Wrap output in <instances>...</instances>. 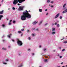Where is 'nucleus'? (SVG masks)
Returning <instances> with one entry per match:
<instances>
[{
  "mask_svg": "<svg viewBox=\"0 0 67 67\" xmlns=\"http://www.w3.org/2000/svg\"><path fill=\"white\" fill-rule=\"evenodd\" d=\"M50 2V1L49 0H48L47 1V2Z\"/></svg>",
  "mask_w": 67,
  "mask_h": 67,
  "instance_id": "a18cd8bd",
  "label": "nucleus"
},
{
  "mask_svg": "<svg viewBox=\"0 0 67 67\" xmlns=\"http://www.w3.org/2000/svg\"><path fill=\"white\" fill-rule=\"evenodd\" d=\"M43 22V20L40 21L38 24L39 25H41L42 23V22Z\"/></svg>",
  "mask_w": 67,
  "mask_h": 67,
  "instance_id": "6e6552de",
  "label": "nucleus"
},
{
  "mask_svg": "<svg viewBox=\"0 0 67 67\" xmlns=\"http://www.w3.org/2000/svg\"><path fill=\"white\" fill-rule=\"evenodd\" d=\"M52 31H55V28L54 27H53L52 29Z\"/></svg>",
  "mask_w": 67,
  "mask_h": 67,
  "instance_id": "ddd939ff",
  "label": "nucleus"
},
{
  "mask_svg": "<svg viewBox=\"0 0 67 67\" xmlns=\"http://www.w3.org/2000/svg\"><path fill=\"white\" fill-rule=\"evenodd\" d=\"M59 58H62V56H60L59 57Z\"/></svg>",
  "mask_w": 67,
  "mask_h": 67,
  "instance_id": "49530a36",
  "label": "nucleus"
},
{
  "mask_svg": "<svg viewBox=\"0 0 67 67\" xmlns=\"http://www.w3.org/2000/svg\"><path fill=\"white\" fill-rule=\"evenodd\" d=\"M2 49H3V50H7V49L3 47L2 48Z\"/></svg>",
  "mask_w": 67,
  "mask_h": 67,
  "instance_id": "a211bd4d",
  "label": "nucleus"
},
{
  "mask_svg": "<svg viewBox=\"0 0 67 67\" xmlns=\"http://www.w3.org/2000/svg\"><path fill=\"white\" fill-rule=\"evenodd\" d=\"M29 31H30V30H27V32H29Z\"/></svg>",
  "mask_w": 67,
  "mask_h": 67,
  "instance_id": "09e8293b",
  "label": "nucleus"
},
{
  "mask_svg": "<svg viewBox=\"0 0 67 67\" xmlns=\"http://www.w3.org/2000/svg\"><path fill=\"white\" fill-rule=\"evenodd\" d=\"M12 22V20H10L9 21V22Z\"/></svg>",
  "mask_w": 67,
  "mask_h": 67,
  "instance_id": "8fccbe9b",
  "label": "nucleus"
},
{
  "mask_svg": "<svg viewBox=\"0 0 67 67\" xmlns=\"http://www.w3.org/2000/svg\"><path fill=\"white\" fill-rule=\"evenodd\" d=\"M17 44L19 46H22V44H23V43L22 41L18 40L17 41Z\"/></svg>",
  "mask_w": 67,
  "mask_h": 67,
  "instance_id": "7ed1b4c3",
  "label": "nucleus"
},
{
  "mask_svg": "<svg viewBox=\"0 0 67 67\" xmlns=\"http://www.w3.org/2000/svg\"><path fill=\"white\" fill-rule=\"evenodd\" d=\"M66 5V4H64V5H63V8H64V7H65Z\"/></svg>",
  "mask_w": 67,
  "mask_h": 67,
  "instance_id": "393cba45",
  "label": "nucleus"
},
{
  "mask_svg": "<svg viewBox=\"0 0 67 67\" xmlns=\"http://www.w3.org/2000/svg\"><path fill=\"white\" fill-rule=\"evenodd\" d=\"M12 24V23H11V22H9L8 23V25H11Z\"/></svg>",
  "mask_w": 67,
  "mask_h": 67,
  "instance_id": "aec40b11",
  "label": "nucleus"
},
{
  "mask_svg": "<svg viewBox=\"0 0 67 67\" xmlns=\"http://www.w3.org/2000/svg\"><path fill=\"white\" fill-rule=\"evenodd\" d=\"M47 24H48L46 23L44 25H47Z\"/></svg>",
  "mask_w": 67,
  "mask_h": 67,
  "instance_id": "79ce46f5",
  "label": "nucleus"
},
{
  "mask_svg": "<svg viewBox=\"0 0 67 67\" xmlns=\"http://www.w3.org/2000/svg\"><path fill=\"white\" fill-rule=\"evenodd\" d=\"M57 26L58 27H59L60 26V25L59 24H58L57 25Z\"/></svg>",
  "mask_w": 67,
  "mask_h": 67,
  "instance_id": "c85d7f7f",
  "label": "nucleus"
},
{
  "mask_svg": "<svg viewBox=\"0 0 67 67\" xmlns=\"http://www.w3.org/2000/svg\"><path fill=\"white\" fill-rule=\"evenodd\" d=\"M32 56H34V55H35V54H34V53H32Z\"/></svg>",
  "mask_w": 67,
  "mask_h": 67,
  "instance_id": "c756f323",
  "label": "nucleus"
},
{
  "mask_svg": "<svg viewBox=\"0 0 67 67\" xmlns=\"http://www.w3.org/2000/svg\"><path fill=\"white\" fill-rule=\"evenodd\" d=\"M65 38L64 37H63L62 38V39H61V41H62V40H64L65 39Z\"/></svg>",
  "mask_w": 67,
  "mask_h": 67,
  "instance_id": "bb28decb",
  "label": "nucleus"
},
{
  "mask_svg": "<svg viewBox=\"0 0 67 67\" xmlns=\"http://www.w3.org/2000/svg\"><path fill=\"white\" fill-rule=\"evenodd\" d=\"M4 37V36L3 35V36L2 37V38H3V37Z\"/></svg>",
  "mask_w": 67,
  "mask_h": 67,
  "instance_id": "6e6d98bb",
  "label": "nucleus"
},
{
  "mask_svg": "<svg viewBox=\"0 0 67 67\" xmlns=\"http://www.w3.org/2000/svg\"><path fill=\"white\" fill-rule=\"evenodd\" d=\"M25 1V0H14V2H13V4L14 5L16 4L17 3H18V2L20 3H21Z\"/></svg>",
  "mask_w": 67,
  "mask_h": 67,
  "instance_id": "f03ea898",
  "label": "nucleus"
},
{
  "mask_svg": "<svg viewBox=\"0 0 67 67\" xmlns=\"http://www.w3.org/2000/svg\"><path fill=\"white\" fill-rule=\"evenodd\" d=\"M52 25H54V23H53L52 24Z\"/></svg>",
  "mask_w": 67,
  "mask_h": 67,
  "instance_id": "5fc2aeb1",
  "label": "nucleus"
},
{
  "mask_svg": "<svg viewBox=\"0 0 67 67\" xmlns=\"http://www.w3.org/2000/svg\"><path fill=\"white\" fill-rule=\"evenodd\" d=\"M36 31H39V29H38V28H37V29H36Z\"/></svg>",
  "mask_w": 67,
  "mask_h": 67,
  "instance_id": "7c9ffc66",
  "label": "nucleus"
},
{
  "mask_svg": "<svg viewBox=\"0 0 67 67\" xmlns=\"http://www.w3.org/2000/svg\"><path fill=\"white\" fill-rule=\"evenodd\" d=\"M42 47V45H41L39 46V48H41Z\"/></svg>",
  "mask_w": 67,
  "mask_h": 67,
  "instance_id": "ea45409f",
  "label": "nucleus"
},
{
  "mask_svg": "<svg viewBox=\"0 0 67 67\" xmlns=\"http://www.w3.org/2000/svg\"><path fill=\"white\" fill-rule=\"evenodd\" d=\"M62 16H60V19H62Z\"/></svg>",
  "mask_w": 67,
  "mask_h": 67,
  "instance_id": "72a5a7b5",
  "label": "nucleus"
},
{
  "mask_svg": "<svg viewBox=\"0 0 67 67\" xmlns=\"http://www.w3.org/2000/svg\"><path fill=\"white\" fill-rule=\"evenodd\" d=\"M59 14H60V13H58L55 16L54 18L55 19H57L58 16H59Z\"/></svg>",
  "mask_w": 67,
  "mask_h": 67,
  "instance_id": "423d86ee",
  "label": "nucleus"
},
{
  "mask_svg": "<svg viewBox=\"0 0 67 67\" xmlns=\"http://www.w3.org/2000/svg\"><path fill=\"white\" fill-rule=\"evenodd\" d=\"M57 67H61V66H57Z\"/></svg>",
  "mask_w": 67,
  "mask_h": 67,
  "instance_id": "338daca9",
  "label": "nucleus"
},
{
  "mask_svg": "<svg viewBox=\"0 0 67 67\" xmlns=\"http://www.w3.org/2000/svg\"><path fill=\"white\" fill-rule=\"evenodd\" d=\"M39 67H42V66H40Z\"/></svg>",
  "mask_w": 67,
  "mask_h": 67,
  "instance_id": "774afa93",
  "label": "nucleus"
},
{
  "mask_svg": "<svg viewBox=\"0 0 67 67\" xmlns=\"http://www.w3.org/2000/svg\"><path fill=\"white\" fill-rule=\"evenodd\" d=\"M12 9L13 10H15V8L13 7L12 8Z\"/></svg>",
  "mask_w": 67,
  "mask_h": 67,
  "instance_id": "cd10ccee",
  "label": "nucleus"
},
{
  "mask_svg": "<svg viewBox=\"0 0 67 67\" xmlns=\"http://www.w3.org/2000/svg\"><path fill=\"white\" fill-rule=\"evenodd\" d=\"M28 51H31V49H28Z\"/></svg>",
  "mask_w": 67,
  "mask_h": 67,
  "instance_id": "4c0bfd02",
  "label": "nucleus"
},
{
  "mask_svg": "<svg viewBox=\"0 0 67 67\" xmlns=\"http://www.w3.org/2000/svg\"><path fill=\"white\" fill-rule=\"evenodd\" d=\"M8 47V48H11V46H9Z\"/></svg>",
  "mask_w": 67,
  "mask_h": 67,
  "instance_id": "c9c22d12",
  "label": "nucleus"
},
{
  "mask_svg": "<svg viewBox=\"0 0 67 67\" xmlns=\"http://www.w3.org/2000/svg\"><path fill=\"white\" fill-rule=\"evenodd\" d=\"M48 60L47 59H45L44 60V62H46L47 63L48 62Z\"/></svg>",
  "mask_w": 67,
  "mask_h": 67,
  "instance_id": "9b49d317",
  "label": "nucleus"
},
{
  "mask_svg": "<svg viewBox=\"0 0 67 67\" xmlns=\"http://www.w3.org/2000/svg\"><path fill=\"white\" fill-rule=\"evenodd\" d=\"M53 52H55V50H53Z\"/></svg>",
  "mask_w": 67,
  "mask_h": 67,
  "instance_id": "bf43d9fd",
  "label": "nucleus"
},
{
  "mask_svg": "<svg viewBox=\"0 0 67 67\" xmlns=\"http://www.w3.org/2000/svg\"><path fill=\"white\" fill-rule=\"evenodd\" d=\"M37 23V21H35L32 23V24H33V25H34L35 24H36V23Z\"/></svg>",
  "mask_w": 67,
  "mask_h": 67,
  "instance_id": "0eeeda50",
  "label": "nucleus"
},
{
  "mask_svg": "<svg viewBox=\"0 0 67 67\" xmlns=\"http://www.w3.org/2000/svg\"><path fill=\"white\" fill-rule=\"evenodd\" d=\"M13 23H15V21L14 20L13 21Z\"/></svg>",
  "mask_w": 67,
  "mask_h": 67,
  "instance_id": "2f4dec72",
  "label": "nucleus"
},
{
  "mask_svg": "<svg viewBox=\"0 0 67 67\" xmlns=\"http://www.w3.org/2000/svg\"><path fill=\"white\" fill-rule=\"evenodd\" d=\"M6 19H7V20H8V18H6Z\"/></svg>",
  "mask_w": 67,
  "mask_h": 67,
  "instance_id": "680f3d73",
  "label": "nucleus"
},
{
  "mask_svg": "<svg viewBox=\"0 0 67 67\" xmlns=\"http://www.w3.org/2000/svg\"><path fill=\"white\" fill-rule=\"evenodd\" d=\"M21 36H23V34H21Z\"/></svg>",
  "mask_w": 67,
  "mask_h": 67,
  "instance_id": "37998d69",
  "label": "nucleus"
},
{
  "mask_svg": "<svg viewBox=\"0 0 67 67\" xmlns=\"http://www.w3.org/2000/svg\"><path fill=\"white\" fill-rule=\"evenodd\" d=\"M4 40H3V42H4Z\"/></svg>",
  "mask_w": 67,
  "mask_h": 67,
  "instance_id": "69168bd1",
  "label": "nucleus"
},
{
  "mask_svg": "<svg viewBox=\"0 0 67 67\" xmlns=\"http://www.w3.org/2000/svg\"><path fill=\"white\" fill-rule=\"evenodd\" d=\"M2 26L3 27H5V25L3 24L2 25Z\"/></svg>",
  "mask_w": 67,
  "mask_h": 67,
  "instance_id": "f3484780",
  "label": "nucleus"
},
{
  "mask_svg": "<svg viewBox=\"0 0 67 67\" xmlns=\"http://www.w3.org/2000/svg\"><path fill=\"white\" fill-rule=\"evenodd\" d=\"M28 39L29 40H31V37H29Z\"/></svg>",
  "mask_w": 67,
  "mask_h": 67,
  "instance_id": "473e14b6",
  "label": "nucleus"
},
{
  "mask_svg": "<svg viewBox=\"0 0 67 67\" xmlns=\"http://www.w3.org/2000/svg\"><path fill=\"white\" fill-rule=\"evenodd\" d=\"M18 33H21V31H18Z\"/></svg>",
  "mask_w": 67,
  "mask_h": 67,
  "instance_id": "a878e982",
  "label": "nucleus"
},
{
  "mask_svg": "<svg viewBox=\"0 0 67 67\" xmlns=\"http://www.w3.org/2000/svg\"><path fill=\"white\" fill-rule=\"evenodd\" d=\"M3 1H4V0H2V1L1 2H3Z\"/></svg>",
  "mask_w": 67,
  "mask_h": 67,
  "instance_id": "864d4df0",
  "label": "nucleus"
},
{
  "mask_svg": "<svg viewBox=\"0 0 67 67\" xmlns=\"http://www.w3.org/2000/svg\"><path fill=\"white\" fill-rule=\"evenodd\" d=\"M32 35L33 36H35V34H32Z\"/></svg>",
  "mask_w": 67,
  "mask_h": 67,
  "instance_id": "5701e85b",
  "label": "nucleus"
},
{
  "mask_svg": "<svg viewBox=\"0 0 67 67\" xmlns=\"http://www.w3.org/2000/svg\"><path fill=\"white\" fill-rule=\"evenodd\" d=\"M45 11H47V9H46Z\"/></svg>",
  "mask_w": 67,
  "mask_h": 67,
  "instance_id": "13d9d810",
  "label": "nucleus"
},
{
  "mask_svg": "<svg viewBox=\"0 0 67 67\" xmlns=\"http://www.w3.org/2000/svg\"><path fill=\"white\" fill-rule=\"evenodd\" d=\"M23 15L26 16V17L27 19H31V15L28 13V11L27 10L24 12L23 13Z\"/></svg>",
  "mask_w": 67,
  "mask_h": 67,
  "instance_id": "f257e3e1",
  "label": "nucleus"
},
{
  "mask_svg": "<svg viewBox=\"0 0 67 67\" xmlns=\"http://www.w3.org/2000/svg\"><path fill=\"white\" fill-rule=\"evenodd\" d=\"M18 5H21V4H18Z\"/></svg>",
  "mask_w": 67,
  "mask_h": 67,
  "instance_id": "603ef678",
  "label": "nucleus"
},
{
  "mask_svg": "<svg viewBox=\"0 0 67 67\" xmlns=\"http://www.w3.org/2000/svg\"><path fill=\"white\" fill-rule=\"evenodd\" d=\"M11 34H10L7 35V37L9 38H10V37H11Z\"/></svg>",
  "mask_w": 67,
  "mask_h": 67,
  "instance_id": "f8f14e48",
  "label": "nucleus"
},
{
  "mask_svg": "<svg viewBox=\"0 0 67 67\" xmlns=\"http://www.w3.org/2000/svg\"><path fill=\"white\" fill-rule=\"evenodd\" d=\"M48 13H47L46 14V15H48Z\"/></svg>",
  "mask_w": 67,
  "mask_h": 67,
  "instance_id": "3c124183",
  "label": "nucleus"
},
{
  "mask_svg": "<svg viewBox=\"0 0 67 67\" xmlns=\"http://www.w3.org/2000/svg\"><path fill=\"white\" fill-rule=\"evenodd\" d=\"M21 20L24 21V20H26V16L24 15H23L21 16Z\"/></svg>",
  "mask_w": 67,
  "mask_h": 67,
  "instance_id": "20e7f679",
  "label": "nucleus"
},
{
  "mask_svg": "<svg viewBox=\"0 0 67 67\" xmlns=\"http://www.w3.org/2000/svg\"><path fill=\"white\" fill-rule=\"evenodd\" d=\"M3 12H4V10H3L2 11L0 12V14H3Z\"/></svg>",
  "mask_w": 67,
  "mask_h": 67,
  "instance_id": "9d476101",
  "label": "nucleus"
},
{
  "mask_svg": "<svg viewBox=\"0 0 67 67\" xmlns=\"http://www.w3.org/2000/svg\"><path fill=\"white\" fill-rule=\"evenodd\" d=\"M54 3V2H53V1H52V2H51V3Z\"/></svg>",
  "mask_w": 67,
  "mask_h": 67,
  "instance_id": "de8ad7c7",
  "label": "nucleus"
},
{
  "mask_svg": "<svg viewBox=\"0 0 67 67\" xmlns=\"http://www.w3.org/2000/svg\"><path fill=\"white\" fill-rule=\"evenodd\" d=\"M56 34V32L55 31H53L52 32L51 34Z\"/></svg>",
  "mask_w": 67,
  "mask_h": 67,
  "instance_id": "2eb2a0df",
  "label": "nucleus"
},
{
  "mask_svg": "<svg viewBox=\"0 0 67 67\" xmlns=\"http://www.w3.org/2000/svg\"><path fill=\"white\" fill-rule=\"evenodd\" d=\"M24 8V6H19V8L18 9V11H23Z\"/></svg>",
  "mask_w": 67,
  "mask_h": 67,
  "instance_id": "39448f33",
  "label": "nucleus"
},
{
  "mask_svg": "<svg viewBox=\"0 0 67 67\" xmlns=\"http://www.w3.org/2000/svg\"><path fill=\"white\" fill-rule=\"evenodd\" d=\"M63 43L64 44H66V43H67V41H64L63 42Z\"/></svg>",
  "mask_w": 67,
  "mask_h": 67,
  "instance_id": "6ab92c4d",
  "label": "nucleus"
},
{
  "mask_svg": "<svg viewBox=\"0 0 67 67\" xmlns=\"http://www.w3.org/2000/svg\"><path fill=\"white\" fill-rule=\"evenodd\" d=\"M3 17V16L2 15H0V20H1V18H2Z\"/></svg>",
  "mask_w": 67,
  "mask_h": 67,
  "instance_id": "dca6fc26",
  "label": "nucleus"
},
{
  "mask_svg": "<svg viewBox=\"0 0 67 67\" xmlns=\"http://www.w3.org/2000/svg\"><path fill=\"white\" fill-rule=\"evenodd\" d=\"M12 42H14V40L13 39H12Z\"/></svg>",
  "mask_w": 67,
  "mask_h": 67,
  "instance_id": "f704fd0d",
  "label": "nucleus"
},
{
  "mask_svg": "<svg viewBox=\"0 0 67 67\" xmlns=\"http://www.w3.org/2000/svg\"><path fill=\"white\" fill-rule=\"evenodd\" d=\"M31 12V11L30 10H29L28 11V12Z\"/></svg>",
  "mask_w": 67,
  "mask_h": 67,
  "instance_id": "e2e57ef3",
  "label": "nucleus"
},
{
  "mask_svg": "<svg viewBox=\"0 0 67 67\" xmlns=\"http://www.w3.org/2000/svg\"><path fill=\"white\" fill-rule=\"evenodd\" d=\"M65 49H63L62 50V51L63 52V51H65Z\"/></svg>",
  "mask_w": 67,
  "mask_h": 67,
  "instance_id": "c03bdc74",
  "label": "nucleus"
},
{
  "mask_svg": "<svg viewBox=\"0 0 67 67\" xmlns=\"http://www.w3.org/2000/svg\"><path fill=\"white\" fill-rule=\"evenodd\" d=\"M3 64H4V65H7V63L3 62Z\"/></svg>",
  "mask_w": 67,
  "mask_h": 67,
  "instance_id": "4be33fe9",
  "label": "nucleus"
},
{
  "mask_svg": "<svg viewBox=\"0 0 67 67\" xmlns=\"http://www.w3.org/2000/svg\"><path fill=\"white\" fill-rule=\"evenodd\" d=\"M24 31V29H21V31Z\"/></svg>",
  "mask_w": 67,
  "mask_h": 67,
  "instance_id": "a19ab883",
  "label": "nucleus"
},
{
  "mask_svg": "<svg viewBox=\"0 0 67 67\" xmlns=\"http://www.w3.org/2000/svg\"><path fill=\"white\" fill-rule=\"evenodd\" d=\"M57 56H58V57L60 56V54H57Z\"/></svg>",
  "mask_w": 67,
  "mask_h": 67,
  "instance_id": "58836bf2",
  "label": "nucleus"
},
{
  "mask_svg": "<svg viewBox=\"0 0 67 67\" xmlns=\"http://www.w3.org/2000/svg\"><path fill=\"white\" fill-rule=\"evenodd\" d=\"M59 49H61V47H59Z\"/></svg>",
  "mask_w": 67,
  "mask_h": 67,
  "instance_id": "0e129e2a",
  "label": "nucleus"
},
{
  "mask_svg": "<svg viewBox=\"0 0 67 67\" xmlns=\"http://www.w3.org/2000/svg\"><path fill=\"white\" fill-rule=\"evenodd\" d=\"M51 8H52V7H53V5L51 6Z\"/></svg>",
  "mask_w": 67,
  "mask_h": 67,
  "instance_id": "4d7b16f0",
  "label": "nucleus"
},
{
  "mask_svg": "<svg viewBox=\"0 0 67 67\" xmlns=\"http://www.w3.org/2000/svg\"><path fill=\"white\" fill-rule=\"evenodd\" d=\"M46 50V49L45 48H44L43 49V51H45Z\"/></svg>",
  "mask_w": 67,
  "mask_h": 67,
  "instance_id": "e433bc0d",
  "label": "nucleus"
},
{
  "mask_svg": "<svg viewBox=\"0 0 67 67\" xmlns=\"http://www.w3.org/2000/svg\"><path fill=\"white\" fill-rule=\"evenodd\" d=\"M39 11L40 12H42V9H39Z\"/></svg>",
  "mask_w": 67,
  "mask_h": 67,
  "instance_id": "412c9836",
  "label": "nucleus"
},
{
  "mask_svg": "<svg viewBox=\"0 0 67 67\" xmlns=\"http://www.w3.org/2000/svg\"><path fill=\"white\" fill-rule=\"evenodd\" d=\"M5 62H8V61H9V59H7L5 60Z\"/></svg>",
  "mask_w": 67,
  "mask_h": 67,
  "instance_id": "4468645a",
  "label": "nucleus"
},
{
  "mask_svg": "<svg viewBox=\"0 0 67 67\" xmlns=\"http://www.w3.org/2000/svg\"><path fill=\"white\" fill-rule=\"evenodd\" d=\"M22 66H23V65H22V64H21L20 66H19L18 67H22Z\"/></svg>",
  "mask_w": 67,
  "mask_h": 67,
  "instance_id": "b1692460",
  "label": "nucleus"
},
{
  "mask_svg": "<svg viewBox=\"0 0 67 67\" xmlns=\"http://www.w3.org/2000/svg\"><path fill=\"white\" fill-rule=\"evenodd\" d=\"M61 64L62 65V64H63V62H62Z\"/></svg>",
  "mask_w": 67,
  "mask_h": 67,
  "instance_id": "052dcab7",
  "label": "nucleus"
},
{
  "mask_svg": "<svg viewBox=\"0 0 67 67\" xmlns=\"http://www.w3.org/2000/svg\"><path fill=\"white\" fill-rule=\"evenodd\" d=\"M67 12V9H66L63 12H62V13L63 14H64V13H66Z\"/></svg>",
  "mask_w": 67,
  "mask_h": 67,
  "instance_id": "1a4fd4ad",
  "label": "nucleus"
}]
</instances>
